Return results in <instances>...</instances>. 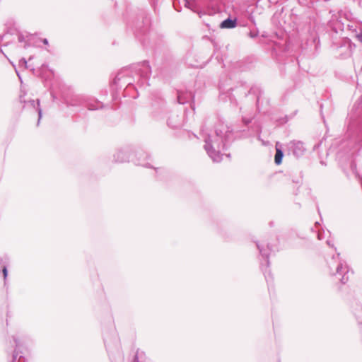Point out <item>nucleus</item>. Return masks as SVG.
I'll use <instances>...</instances> for the list:
<instances>
[{"instance_id": "a878e982", "label": "nucleus", "mask_w": 362, "mask_h": 362, "mask_svg": "<svg viewBox=\"0 0 362 362\" xmlns=\"http://www.w3.org/2000/svg\"><path fill=\"white\" fill-rule=\"evenodd\" d=\"M144 166H146L147 168H150V165L149 164H142Z\"/></svg>"}, {"instance_id": "f03ea898", "label": "nucleus", "mask_w": 362, "mask_h": 362, "mask_svg": "<svg viewBox=\"0 0 362 362\" xmlns=\"http://www.w3.org/2000/svg\"><path fill=\"white\" fill-rule=\"evenodd\" d=\"M329 273L334 276L337 281L341 284H346L349 280V270L346 264H344L339 257V254L333 255L327 262Z\"/></svg>"}, {"instance_id": "2eb2a0df", "label": "nucleus", "mask_w": 362, "mask_h": 362, "mask_svg": "<svg viewBox=\"0 0 362 362\" xmlns=\"http://www.w3.org/2000/svg\"><path fill=\"white\" fill-rule=\"evenodd\" d=\"M2 273H3V275H4V284H6L7 276H8V269H7V267L6 266H4L3 267Z\"/></svg>"}, {"instance_id": "6ab92c4d", "label": "nucleus", "mask_w": 362, "mask_h": 362, "mask_svg": "<svg viewBox=\"0 0 362 362\" xmlns=\"http://www.w3.org/2000/svg\"><path fill=\"white\" fill-rule=\"evenodd\" d=\"M17 357H18V353L15 351L13 354V359H12L11 362H15Z\"/></svg>"}, {"instance_id": "5701e85b", "label": "nucleus", "mask_w": 362, "mask_h": 362, "mask_svg": "<svg viewBox=\"0 0 362 362\" xmlns=\"http://www.w3.org/2000/svg\"><path fill=\"white\" fill-rule=\"evenodd\" d=\"M259 100H260V98L258 97L257 99V105L258 107H259Z\"/></svg>"}, {"instance_id": "39448f33", "label": "nucleus", "mask_w": 362, "mask_h": 362, "mask_svg": "<svg viewBox=\"0 0 362 362\" xmlns=\"http://www.w3.org/2000/svg\"><path fill=\"white\" fill-rule=\"evenodd\" d=\"M288 149L296 157L301 156L305 151L303 143L299 141H291Z\"/></svg>"}, {"instance_id": "393cba45", "label": "nucleus", "mask_w": 362, "mask_h": 362, "mask_svg": "<svg viewBox=\"0 0 362 362\" xmlns=\"http://www.w3.org/2000/svg\"><path fill=\"white\" fill-rule=\"evenodd\" d=\"M327 244L329 246H332V245H331V242H330V240H327Z\"/></svg>"}, {"instance_id": "f3484780", "label": "nucleus", "mask_w": 362, "mask_h": 362, "mask_svg": "<svg viewBox=\"0 0 362 362\" xmlns=\"http://www.w3.org/2000/svg\"><path fill=\"white\" fill-rule=\"evenodd\" d=\"M13 339L14 341L16 347H18L21 346V342L16 336H13Z\"/></svg>"}, {"instance_id": "f8f14e48", "label": "nucleus", "mask_w": 362, "mask_h": 362, "mask_svg": "<svg viewBox=\"0 0 362 362\" xmlns=\"http://www.w3.org/2000/svg\"><path fill=\"white\" fill-rule=\"evenodd\" d=\"M30 104V106H32L34 109H35V110L38 113V122H37V124H39L40 123V120L42 117V110L40 107V100H37V101H35L33 100H30L29 102Z\"/></svg>"}, {"instance_id": "423d86ee", "label": "nucleus", "mask_w": 362, "mask_h": 362, "mask_svg": "<svg viewBox=\"0 0 362 362\" xmlns=\"http://www.w3.org/2000/svg\"><path fill=\"white\" fill-rule=\"evenodd\" d=\"M129 71L128 69L119 72L115 78V83L119 85L129 86L132 84V80L129 77H126Z\"/></svg>"}, {"instance_id": "0eeeda50", "label": "nucleus", "mask_w": 362, "mask_h": 362, "mask_svg": "<svg viewBox=\"0 0 362 362\" xmlns=\"http://www.w3.org/2000/svg\"><path fill=\"white\" fill-rule=\"evenodd\" d=\"M168 125L172 128H179L182 126V119L178 115H173L168 119Z\"/></svg>"}, {"instance_id": "dca6fc26", "label": "nucleus", "mask_w": 362, "mask_h": 362, "mask_svg": "<svg viewBox=\"0 0 362 362\" xmlns=\"http://www.w3.org/2000/svg\"><path fill=\"white\" fill-rule=\"evenodd\" d=\"M327 235L325 231L323 230L322 232L321 231H317V238L318 240H322L323 238H325V236Z\"/></svg>"}, {"instance_id": "9d476101", "label": "nucleus", "mask_w": 362, "mask_h": 362, "mask_svg": "<svg viewBox=\"0 0 362 362\" xmlns=\"http://www.w3.org/2000/svg\"><path fill=\"white\" fill-rule=\"evenodd\" d=\"M237 25L236 19L227 18L220 25L221 28H234Z\"/></svg>"}, {"instance_id": "aec40b11", "label": "nucleus", "mask_w": 362, "mask_h": 362, "mask_svg": "<svg viewBox=\"0 0 362 362\" xmlns=\"http://www.w3.org/2000/svg\"><path fill=\"white\" fill-rule=\"evenodd\" d=\"M249 35H250V37L254 38V37H256L258 34H257V33L250 32Z\"/></svg>"}, {"instance_id": "cd10ccee", "label": "nucleus", "mask_w": 362, "mask_h": 362, "mask_svg": "<svg viewBox=\"0 0 362 362\" xmlns=\"http://www.w3.org/2000/svg\"><path fill=\"white\" fill-rule=\"evenodd\" d=\"M258 139H259V140H261V138H260V136H259V135L258 136Z\"/></svg>"}, {"instance_id": "412c9836", "label": "nucleus", "mask_w": 362, "mask_h": 362, "mask_svg": "<svg viewBox=\"0 0 362 362\" xmlns=\"http://www.w3.org/2000/svg\"><path fill=\"white\" fill-rule=\"evenodd\" d=\"M20 64H23L24 66H26V64H27V61H26L25 59H21L20 60Z\"/></svg>"}, {"instance_id": "6e6552de", "label": "nucleus", "mask_w": 362, "mask_h": 362, "mask_svg": "<svg viewBox=\"0 0 362 362\" xmlns=\"http://www.w3.org/2000/svg\"><path fill=\"white\" fill-rule=\"evenodd\" d=\"M276 154L274 156V162L276 165H280L282 162L284 153L281 150V144L279 142L276 143Z\"/></svg>"}, {"instance_id": "1a4fd4ad", "label": "nucleus", "mask_w": 362, "mask_h": 362, "mask_svg": "<svg viewBox=\"0 0 362 362\" xmlns=\"http://www.w3.org/2000/svg\"><path fill=\"white\" fill-rule=\"evenodd\" d=\"M114 158L116 162L122 163L127 161L129 156L126 151L119 150L114 155Z\"/></svg>"}, {"instance_id": "b1692460", "label": "nucleus", "mask_w": 362, "mask_h": 362, "mask_svg": "<svg viewBox=\"0 0 362 362\" xmlns=\"http://www.w3.org/2000/svg\"><path fill=\"white\" fill-rule=\"evenodd\" d=\"M43 43H44L45 45H47V44H48V41H47V39H44V40H43Z\"/></svg>"}, {"instance_id": "ddd939ff", "label": "nucleus", "mask_w": 362, "mask_h": 362, "mask_svg": "<svg viewBox=\"0 0 362 362\" xmlns=\"http://www.w3.org/2000/svg\"><path fill=\"white\" fill-rule=\"evenodd\" d=\"M81 98L80 96H74V98L72 99L71 101H66V103L68 106H76L79 104H81Z\"/></svg>"}, {"instance_id": "4468645a", "label": "nucleus", "mask_w": 362, "mask_h": 362, "mask_svg": "<svg viewBox=\"0 0 362 362\" xmlns=\"http://www.w3.org/2000/svg\"><path fill=\"white\" fill-rule=\"evenodd\" d=\"M87 107L90 110H98L102 107V104L99 102L95 103V104L87 103Z\"/></svg>"}, {"instance_id": "9b49d317", "label": "nucleus", "mask_w": 362, "mask_h": 362, "mask_svg": "<svg viewBox=\"0 0 362 362\" xmlns=\"http://www.w3.org/2000/svg\"><path fill=\"white\" fill-rule=\"evenodd\" d=\"M192 98V94L190 93H181L178 92L177 93V101L180 104H185L187 102L189 99Z\"/></svg>"}, {"instance_id": "f257e3e1", "label": "nucleus", "mask_w": 362, "mask_h": 362, "mask_svg": "<svg viewBox=\"0 0 362 362\" xmlns=\"http://www.w3.org/2000/svg\"><path fill=\"white\" fill-rule=\"evenodd\" d=\"M202 134L205 142L204 147L207 154L214 162H220L222 160L221 151L232 139V129L225 123L219 122L214 133L207 134L202 130Z\"/></svg>"}, {"instance_id": "7ed1b4c3", "label": "nucleus", "mask_w": 362, "mask_h": 362, "mask_svg": "<svg viewBox=\"0 0 362 362\" xmlns=\"http://www.w3.org/2000/svg\"><path fill=\"white\" fill-rule=\"evenodd\" d=\"M136 76L141 80V85L148 84V80L151 74V69L148 62L144 61L133 67Z\"/></svg>"}, {"instance_id": "bb28decb", "label": "nucleus", "mask_w": 362, "mask_h": 362, "mask_svg": "<svg viewBox=\"0 0 362 362\" xmlns=\"http://www.w3.org/2000/svg\"><path fill=\"white\" fill-rule=\"evenodd\" d=\"M243 121H244V122H245L246 124H247V123H249V122H250V121H249V120H245V119H243Z\"/></svg>"}, {"instance_id": "4be33fe9", "label": "nucleus", "mask_w": 362, "mask_h": 362, "mask_svg": "<svg viewBox=\"0 0 362 362\" xmlns=\"http://www.w3.org/2000/svg\"><path fill=\"white\" fill-rule=\"evenodd\" d=\"M23 40H24V37H23V35H20L18 36V41H19V42H23Z\"/></svg>"}, {"instance_id": "a211bd4d", "label": "nucleus", "mask_w": 362, "mask_h": 362, "mask_svg": "<svg viewBox=\"0 0 362 362\" xmlns=\"http://www.w3.org/2000/svg\"><path fill=\"white\" fill-rule=\"evenodd\" d=\"M356 37L359 40V42L362 43V30L359 33L356 35Z\"/></svg>"}, {"instance_id": "20e7f679", "label": "nucleus", "mask_w": 362, "mask_h": 362, "mask_svg": "<svg viewBox=\"0 0 362 362\" xmlns=\"http://www.w3.org/2000/svg\"><path fill=\"white\" fill-rule=\"evenodd\" d=\"M257 246L259 250V253H260L261 256L264 259L265 264L263 262H262L261 263V269L264 272V274L267 281L269 282L270 280L272 279V276H271V272L269 270L267 269L269 266V262L268 260V258H269V251L271 250L269 248L264 249L263 247V245H259L258 243L257 244Z\"/></svg>"}]
</instances>
